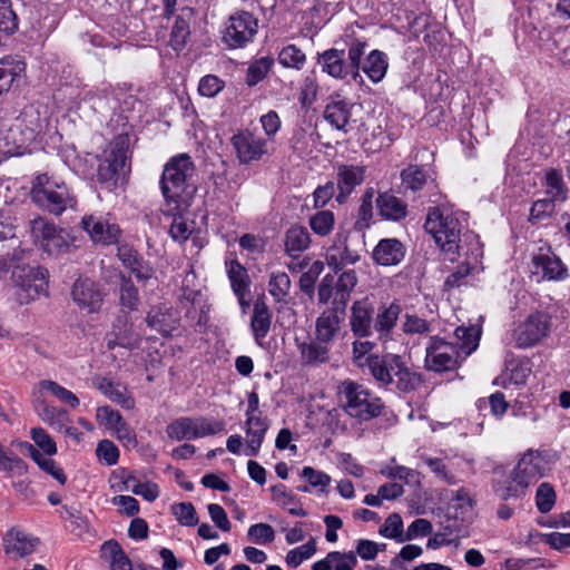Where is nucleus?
Returning a JSON list of instances; mask_svg holds the SVG:
<instances>
[{"mask_svg": "<svg viewBox=\"0 0 570 570\" xmlns=\"http://www.w3.org/2000/svg\"><path fill=\"white\" fill-rule=\"evenodd\" d=\"M454 334L460 342L459 347L438 337L431 338L425 356L429 370L435 372L452 371L459 365L461 353L466 357L479 346L480 328L475 326H459L455 328Z\"/></svg>", "mask_w": 570, "mask_h": 570, "instance_id": "obj_1", "label": "nucleus"}, {"mask_svg": "<svg viewBox=\"0 0 570 570\" xmlns=\"http://www.w3.org/2000/svg\"><path fill=\"white\" fill-rule=\"evenodd\" d=\"M195 164L187 154H180L169 159L165 165L160 185L166 200L189 205L197 187L194 181Z\"/></svg>", "mask_w": 570, "mask_h": 570, "instance_id": "obj_2", "label": "nucleus"}, {"mask_svg": "<svg viewBox=\"0 0 570 570\" xmlns=\"http://www.w3.org/2000/svg\"><path fill=\"white\" fill-rule=\"evenodd\" d=\"M464 214L453 212L446 207L430 209L424 228L431 234L440 248L451 255V259L463 249L461 237L465 229Z\"/></svg>", "mask_w": 570, "mask_h": 570, "instance_id": "obj_3", "label": "nucleus"}, {"mask_svg": "<svg viewBox=\"0 0 570 570\" xmlns=\"http://www.w3.org/2000/svg\"><path fill=\"white\" fill-rule=\"evenodd\" d=\"M371 376L380 387L395 386L403 393L416 390L422 384L419 373L412 371L399 354L385 353L371 358Z\"/></svg>", "mask_w": 570, "mask_h": 570, "instance_id": "obj_4", "label": "nucleus"}, {"mask_svg": "<svg viewBox=\"0 0 570 570\" xmlns=\"http://www.w3.org/2000/svg\"><path fill=\"white\" fill-rule=\"evenodd\" d=\"M347 45V58L344 49L331 48L317 56L321 70L336 80L352 78L354 81H363L361 76V59L367 48V41L353 38Z\"/></svg>", "mask_w": 570, "mask_h": 570, "instance_id": "obj_5", "label": "nucleus"}, {"mask_svg": "<svg viewBox=\"0 0 570 570\" xmlns=\"http://www.w3.org/2000/svg\"><path fill=\"white\" fill-rule=\"evenodd\" d=\"M31 199L39 208L55 216H60L68 209H75L77 205L73 190L63 180L47 174L39 175L35 179Z\"/></svg>", "mask_w": 570, "mask_h": 570, "instance_id": "obj_6", "label": "nucleus"}, {"mask_svg": "<svg viewBox=\"0 0 570 570\" xmlns=\"http://www.w3.org/2000/svg\"><path fill=\"white\" fill-rule=\"evenodd\" d=\"M338 393L345 411L352 417L368 421L382 413V400L360 383L344 381L338 387Z\"/></svg>", "mask_w": 570, "mask_h": 570, "instance_id": "obj_7", "label": "nucleus"}, {"mask_svg": "<svg viewBox=\"0 0 570 570\" xmlns=\"http://www.w3.org/2000/svg\"><path fill=\"white\" fill-rule=\"evenodd\" d=\"M30 235L35 244L49 255H59L68 250L69 235L46 217L37 216L29 222Z\"/></svg>", "mask_w": 570, "mask_h": 570, "instance_id": "obj_8", "label": "nucleus"}, {"mask_svg": "<svg viewBox=\"0 0 570 570\" xmlns=\"http://www.w3.org/2000/svg\"><path fill=\"white\" fill-rule=\"evenodd\" d=\"M258 31V19L248 11L232 14L223 30V41L232 49L244 48L252 42Z\"/></svg>", "mask_w": 570, "mask_h": 570, "instance_id": "obj_9", "label": "nucleus"}, {"mask_svg": "<svg viewBox=\"0 0 570 570\" xmlns=\"http://www.w3.org/2000/svg\"><path fill=\"white\" fill-rule=\"evenodd\" d=\"M224 428L225 424L222 421L205 417H180L167 426V434L176 441L191 440L219 433Z\"/></svg>", "mask_w": 570, "mask_h": 570, "instance_id": "obj_10", "label": "nucleus"}, {"mask_svg": "<svg viewBox=\"0 0 570 570\" xmlns=\"http://www.w3.org/2000/svg\"><path fill=\"white\" fill-rule=\"evenodd\" d=\"M230 142L237 159L244 165L258 161L269 154L268 139L248 129L235 134Z\"/></svg>", "mask_w": 570, "mask_h": 570, "instance_id": "obj_11", "label": "nucleus"}, {"mask_svg": "<svg viewBox=\"0 0 570 570\" xmlns=\"http://www.w3.org/2000/svg\"><path fill=\"white\" fill-rule=\"evenodd\" d=\"M551 328L550 317L546 313L537 312L530 314L512 334L515 345L525 348L538 344L544 338Z\"/></svg>", "mask_w": 570, "mask_h": 570, "instance_id": "obj_12", "label": "nucleus"}, {"mask_svg": "<svg viewBox=\"0 0 570 570\" xmlns=\"http://www.w3.org/2000/svg\"><path fill=\"white\" fill-rule=\"evenodd\" d=\"M374 302L368 297L355 299L348 309V327L357 338H368L373 335Z\"/></svg>", "mask_w": 570, "mask_h": 570, "instance_id": "obj_13", "label": "nucleus"}, {"mask_svg": "<svg viewBox=\"0 0 570 570\" xmlns=\"http://www.w3.org/2000/svg\"><path fill=\"white\" fill-rule=\"evenodd\" d=\"M127 159V150L118 142L111 145L99 159L97 177L98 181L112 189L118 181L120 171L124 169Z\"/></svg>", "mask_w": 570, "mask_h": 570, "instance_id": "obj_14", "label": "nucleus"}, {"mask_svg": "<svg viewBox=\"0 0 570 570\" xmlns=\"http://www.w3.org/2000/svg\"><path fill=\"white\" fill-rule=\"evenodd\" d=\"M24 275H17L13 272V276L21 278V283L18 285L16 296L19 304H29L37 299L41 295H47V271L41 267H29L28 271H23Z\"/></svg>", "mask_w": 570, "mask_h": 570, "instance_id": "obj_15", "label": "nucleus"}, {"mask_svg": "<svg viewBox=\"0 0 570 570\" xmlns=\"http://www.w3.org/2000/svg\"><path fill=\"white\" fill-rule=\"evenodd\" d=\"M552 455L544 451L529 449L518 461L514 469L530 487L550 470Z\"/></svg>", "mask_w": 570, "mask_h": 570, "instance_id": "obj_16", "label": "nucleus"}, {"mask_svg": "<svg viewBox=\"0 0 570 570\" xmlns=\"http://www.w3.org/2000/svg\"><path fill=\"white\" fill-rule=\"evenodd\" d=\"M81 226L88 233L91 240L97 244H115L120 236L119 226L109 215L85 216L81 219Z\"/></svg>", "mask_w": 570, "mask_h": 570, "instance_id": "obj_17", "label": "nucleus"}, {"mask_svg": "<svg viewBox=\"0 0 570 570\" xmlns=\"http://www.w3.org/2000/svg\"><path fill=\"white\" fill-rule=\"evenodd\" d=\"M402 308L401 305L393 301L389 304H382L375 308L373 334H376L379 342L383 347L393 341V333L397 325Z\"/></svg>", "mask_w": 570, "mask_h": 570, "instance_id": "obj_18", "label": "nucleus"}, {"mask_svg": "<svg viewBox=\"0 0 570 570\" xmlns=\"http://www.w3.org/2000/svg\"><path fill=\"white\" fill-rule=\"evenodd\" d=\"M96 421L100 428H104L112 435H116L117 439L126 446L137 445L135 435L131 433V430L128 428L118 411L108 405L98 406L96 411Z\"/></svg>", "mask_w": 570, "mask_h": 570, "instance_id": "obj_19", "label": "nucleus"}, {"mask_svg": "<svg viewBox=\"0 0 570 570\" xmlns=\"http://www.w3.org/2000/svg\"><path fill=\"white\" fill-rule=\"evenodd\" d=\"M533 274L547 281H562L568 269L561 259L550 249L540 248L532 257Z\"/></svg>", "mask_w": 570, "mask_h": 570, "instance_id": "obj_20", "label": "nucleus"}, {"mask_svg": "<svg viewBox=\"0 0 570 570\" xmlns=\"http://www.w3.org/2000/svg\"><path fill=\"white\" fill-rule=\"evenodd\" d=\"M344 314L345 311L333 306L323 311L315 321V338L332 346L341 332Z\"/></svg>", "mask_w": 570, "mask_h": 570, "instance_id": "obj_21", "label": "nucleus"}, {"mask_svg": "<svg viewBox=\"0 0 570 570\" xmlns=\"http://www.w3.org/2000/svg\"><path fill=\"white\" fill-rule=\"evenodd\" d=\"M358 259L360 255L347 245V236L337 233L333 244L326 249L325 261L328 267L338 273L347 265L355 264Z\"/></svg>", "mask_w": 570, "mask_h": 570, "instance_id": "obj_22", "label": "nucleus"}, {"mask_svg": "<svg viewBox=\"0 0 570 570\" xmlns=\"http://www.w3.org/2000/svg\"><path fill=\"white\" fill-rule=\"evenodd\" d=\"M39 539L17 528L9 530L3 538L4 552L13 558H22L32 553Z\"/></svg>", "mask_w": 570, "mask_h": 570, "instance_id": "obj_23", "label": "nucleus"}, {"mask_svg": "<svg viewBox=\"0 0 570 570\" xmlns=\"http://www.w3.org/2000/svg\"><path fill=\"white\" fill-rule=\"evenodd\" d=\"M71 295L80 308L87 309L90 313L97 311L102 302L101 293L97 289L96 284L88 278L77 279Z\"/></svg>", "mask_w": 570, "mask_h": 570, "instance_id": "obj_24", "label": "nucleus"}, {"mask_svg": "<svg viewBox=\"0 0 570 570\" xmlns=\"http://www.w3.org/2000/svg\"><path fill=\"white\" fill-rule=\"evenodd\" d=\"M268 430V422L262 416H249L245 421L246 442L243 454L256 456L259 452L265 434Z\"/></svg>", "mask_w": 570, "mask_h": 570, "instance_id": "obj_25", "label": "nucleus"}, {"mask_svg": "<svg viewBox=\"0 0 570 570\" xmlns=\"http://www.w3.org/2000/svg\"><path fill=\"white\" fill-rule=\"evenodd\" d=\"M353 105L344 99H340L338 96L336 98H332L331 101L326 105L324 109V119L330 122V125L343 132H347L350 130V120L352 116Z\"/></svg>", "mask_w": 570, "mask_h": 570, "instance_id": "obj_26", "label": "nucleus"}, {"mask_svg": "<svg viewBox=\"0 0 570 570\" xmlns=\"http://www.w3.org/2000/svg\"><path fill=\"white\" fill-rule=\"evenodd\" d=\"M364 176L365 168L363 166L340 165L337 167V187L340 190L337 200L340 203L344 202L354 188L363 183Z\"/></svg>", "mask_w": 570, "mask_h": 570, "instance_id": "obj_27", "label": "nucleus"}, {"mask_svg": "<svg viewBox=\"0 0 570 570\" xmlns=\"http://www.w3.org/2000/svg\"><path fill=\"white\" fill-rule=\"evenodd\" d=\"M193 16L194 11L188 7L181 8L179 13L175 16L168 41L175 51H180L185 48L190 36L189 24Z\"/></svg>", "mask_w": 570, "mask_h": 570, "instance_id": "obj_28", "label": "nucleus"}, {"mask_svg": "<svg viewBox=\"0 0 570 570\" xmlns=\"http://www.w3.org/2000/svg\"><path fill=\"white\" fill-rule=\"evenodd\" d=\"M404 256V246L395 238L380 240L373 250V259L382 266L397 265L403 261Z\"/></svg>", "mask_w": 570, "mask_h": 570, "instance_id": "obj_29", "label": "nucleus"}, {"mask_svg": "<svg viewBox=\"0 0 570 570\" xmlns=\"http://www.w3.org/2000/svg\"><path fill=\"white\" fill-rule=\"evenodd\" d=\"M528 488L529 485L515 469L504 479L498 480L493 484L494 493L504 501L512 498H522L525 495Z\"/></svg>", "mask_w": 570, "mask_h": 570, "instance_id": "obj_30", "label": "nucleus"}, {"mask_svg": "<svg viewBox=\"0 0 570 570\" xmlns=\"http://www.w3.org/2000/svg\"><path fill=\"white\" fill-rule=\"evenodd\" d=\"M100 557L110 570H132L129 557L116 540H108L101 544Z\"/></svg>", "mask_w": 570, "mask_h": 570, "instance_id": "obj_31", "label": "nucleus"}, {"mask_svg": "<svg viewBox=\"0 0 570 570\" xmlns=\"http://www.w3.org/2000/svg\"><path fill=\"white\" fill-rule=\"evenodd\" d=\"M357 285V275L354 269L343 271L336 283L333 285L335 288V298L332 302V306L338 309H346L350 302L351 294Z\"/></svg>", "mask_w": 570, "mask_h": 570, "instance_id": "obj_32", "label": "nucleus"}, {"mask_svg": "<svg viewBox=\"0 0 570 570\" xmlns=\"http://www.w3.org/2000/svg\"><path fill=\"white\" fill-rule=\"evenodd\" d=\"M272 324V314L263 299H256L254 303L250 328L257 344L267 336Z\"/></svg>", "mask_w": 570, "mask_h": 570, "instance_id": "obj_33", "label": "nucleus"}, {"mask_svg": "<svg viewBox=\"0 0 570 570\" xmlns=\"http://www.w3.org/2000/svg\"><path fill=\"white\" fill-rule=\"evenodd\" d=\"M95 386L111 402L119 404L124 409L134 407L135 402L124 385L102 377L95 381Z\"/></svg>", "mask_w": 570, "mask_h": 570, "instance_id": "obj_34", "label": "nucleus"}, {"mask_svg": "<svg viewBox=\"0 0 570 570\" xmlns=\"http://www.w3.org/2000/svg\"><path fill=\"white\" fill-rule=\"evenodd\" d=\"M33 407L38 416L55 431H59L70 419L63 409L47 404L40 397L35 399Z\"/></svg>", "mask_w": 570, "mask_h": 570, "instance_id": "obj_35", "label": "nucleus"}, {"mask_svg": "<svg viewBox=\"0 0 570 570\" xmlns=\"http://www.w3.org/2000/svg\"><path fill=\"white\" fill-rule=\"evenodd\" d=\"M389 68L387 57L383 51L377 49L372 50L363 63H361V69L368 77V79L377 83L383 80L386 75Z\"/></svg>", "mask_w": 570, "mask_h": 570, "instance_id": "obj_36", "label": "nucleus"}, {"mask_svg": "<svg viewBox=\"0 0 570 570\" xmlns=\"http://www.w3.org/2000/svg\"><path fill=\"white\" fill-rule=\"evenodd\" d=\"M9 219L10 217H4L3 212L0 213V243L7 242V244L2 246V248L7 250L1 255L4 263L20 258L16 253L20 242L16 237L14 226Z\"/></svg>", "mask_w": 570, "mask_h": 570, "instance_id": "obj_37", "label": "nucleus"}, {"mask_svg": "<svg viewBox=\"0 0 570 570\" xmlns=\"http://www.w3.org/2000/svg\"><path fill=\"white\" fill-rule=\"evenodd\" d=\"M376 207L380 215L390 220H400L406 215V205L396 196L384 193L376 199Z\"/></svg>", "mask_w": 570, "mask_h": 570, "instance_id": "obj_38", "label": "nucleus"}, {"mask_svg": "<svg viewBox=\"0 0 570 570\" xmlns=\"http://www.w3.org/2000/svg\"><path fill=\"white\" fill-rule=\"evenodd\" d=\"M298 348L301 358L305 364H322L330 360L331 345L317 338L302 343Z\"/></svg>", "mask_w": 570, "mask_h": 570, "instance_id": "obj_39", "label": "nucleus"}, {"mask_svg": "<svg viewBox=\"0 0 570 570\" xmlns=\"http://www.w3.org/2000/svg\"><path fill=\"white\" fill-rule=\"evenodd\" d=\"M309 244V233L303 226H292L285 234V249L293 257L307 249Z\"/></svg>", "mask_w": 570, "mask_h": 570, "instance_id": "obj_40", "label": "nucleus"}, {"mask_svg": "<svg viewBox=\"0 0 570 570\" xmlns=\"http://www.w3.org/2000/svg\"><path fill=\"white\" fill-rule=\"evenodd\" d=\"M24 72V63L14 60L0 61V96L7 94L14 81H17Z\"/></svg>", "mask_w": 570, "mask_h": 570, "instance_id": "obj_41", "label": "nucleus"}, {"mask_svg": "<svg viewBox=\"0 0 570 570\" xmlns=\"http://www.w3.org/2000/svg\"><path fill=\"white\" fill-rule=\"evenodd\" d=\"M420 460L424 465H426L430 471L435 475V478L449 485L455 484L456 479L455 475L449 471L444 459L431 456L426 453H422L419 455Z\"/></svg>", "mask_w": 570, "mask_h": 570, "instance_id": "obj_42", "label": "nucleus"}, {"mask_svg": "<svg viewBox=\"0 0 570 570\" xmlns=\"http://www.w3.org/2000/svg\"><path fill=\"white\" fill-rule=\"evenodd\" d=\"M39 392H49L51 395H53L57 400L60 402L68 404L70 407L76 409L79 406V399L78 396L71 392L70 390L59 385L57 382L51 380H43L40 381L38 384Z\"/></svg>", "mask_w": 570, "mask_h": 570, "instance_id": "obj_43", "label": "nucleus"}, {"mask_svg": "<svg viewBox=\"0 0 570 570\" xmlns=\"http://www.w3.org/2000/svg\"><path fill=\"white\" fill-rule=\"evenodd\" d=\"M375 343L357 338L352 342V362L357 367H367L370 370L371 358H373L376 354H371L374 350Z\"/></svg>", "mask_w": 570, "mask_h": 570, "instance_id": "obj_44", "label": "nucleus"}, {"mask_svg": "<svg viewBox=\"0 0 570 570\" xmlns=\"http://www.w3.org/2000/svg\"><path fill=\"white\" fill-rule=\"evenodd\" d=\"M227 273L232 288L243 304V298L248 287L246 271L238 262L232 261L227 266Z\"/></svg>", "mask_w": 570, "mask_h": 570, "instance_id": "obj_45", "label": "nucleus"}, {"mask_svg": "<svg viewBox=\"0 0 570 570\" xmlns=\"http://www.w3.org/2000/svg\"><path fill=\"white\" fill-rule=\"evenodd\" d=\"M291 279L285 272H274L268 282V292L276 302H285L289 294Z\"/></svg>", "mask_w": 570, "mask_h": 570, "instance_id": "obj_46", "label": "nucleus"}, {"mask_svg": "<svg viewBox=\"0 0 570 570\" xmlns=\"http://www.w3.org/2000/svg\"><path fill=\"white\" fill-rule=\"evenodd\" d=\"M309 227L317 236L325 237L332 233L335 216L331 210H320L309 217Z\"/></svg>", "mask_w": 570, "mask_h": 570, "instance_id": "obj_47", "label": "nucleus"}, {"mask_svg": "<svg viewBox=\"0 0 570 570\" xmlns=\"http://www.w3.org/2000/svg\"><path fill=\"white\" fill-rule=\"evenodd\" d=\"M278 62L285 68L301 70L306 62V56L295 45H288L279 51Z\"/></svg>", "mask_w": 570, "mask_h": 570, "instance_id": "obj_48", "label": "nucleus"}, {"mask_svg": "<svg viewBox=\"0 0 570 570\" xmlns=\"http://www.w3.org/2000/svg\"><path fill=\"white\" fill-rule=\"evenodd\" d=\"M402 331L406 335H426L431 332V323L416 314L405 313L402 321Z\"/></svg>", "mask_w": 570, "mask_h": 570, "instance_id": "obj_49", "label": "nucleus"}, {"mask_svg": "<svg viewBox=\"0 0 570 570\" xmlns=\"http://www.w3.org/2000/svg\"><path fill=\"white\" fill-rule=\"evenodd\" d=\"M401 178L405 188L416 191L426 184L428 175L419 166L411 165L402 170Z\"/></svg>", "mask_w": 570, "mask_h": 570, "instance_id": "obj_50", "label": "nucleus"}, {"mask_svg": "<svg viewBox=\"0 0 570 570\" xmlns=\"http://www.w3.org/2000/svg\"><path fill=\"white\" fill-rule=\"evenodd\" d=\"M548 194L554 202H563L567 198V188L563 184L562 174L557 169H549L546 174Z\"/></svg>", "mask_w": 570, "mask_h": 570, "instance_id": "obj_51", "label": "nucleus"}, {"mask_svg": "<svg viewBox=\"0 0 570 570\" xmlns=\"http://www.w3.org/2000/svg\"><path fill=\"white\" fill-rule=\"evenodd\" d=\"M170 510L177 522L184 527H194L198 523L196 509L190 502L174 503Z\"/></svg>", "mask_w": 570, "mask_h": 570, "instance_id": "obj_52", "label": "nucleus"}, {"mask_svg": "<svg viewBox=\"0 0 570 570\" xmlns=\"http://www.w3.org/2000/svg\"><path fill=\"white\" fill-rule=\"evenodd\" d=\"M148 326L159 332L164 336L170 334L174 330V317L169 311L166 312H149L146 318Z\"/></svg>", "mask_w": 570, "mask_h": 570, "instance_id": "obj_53", "label": "nucleus"}, {"mask_svg": "<svg viewBox=\"0 0 570 570\" xmlns=\"http://www.w3.org/2000/svg\"><path fill=\"white\" fill-rule=\"evenodd\" d=\"M273 62L274 60L269 57H263L253 62L247 69L246 83L255 86L262 81L267 76Z\"/></svg>", "mask_w": 570, "mask_h": 570, "instance_id": "obj_54", "label": "nucleus"}, {"mask_svg": "<svg viewBox=\"0 0 570 570\" xmlns=\"http://www.w3.org/2000/svg\"><path fill=\"white\" fill-rule=\"evenodd\" d=\"M18 29V17L11 0H0V32L12 33Z\"/></svg>", "mask_w": 570, "mask_h": 570, "instance_id": "obj_55", "label": "nucleus"}, {"mask_svg": "<svg viewBox=\"0 0 570 570\" xmlns=\"http://www.w3.org/2000/svg\"><path fill=\"white\" fill-rule=\"evenodd\" d=\"M316 552V540L312 538L305 544L292 549L286 554V563L293 568L298 567L304 560L309 559Z\"/></svg>", "mask_w": 570, "mask_h": 570, "instance_id": "obj_56", "label": "nucleus"}, {"mask_svg": "<svg viewBox=\"0 0 570 570\" xmlns=\"http://www.w3.org/2000/svg\"><path fill=\"white\" fill-rule=\"evenodd\" d=\"M556 492L550 483H541L535 493V505L541 513H548L556 504Z\"/></svg>", "mask_w": 570, "mask_h": 570, "instance_id": "obj_57", "label": "nucleus"}, {"mask_svg": "<svg viewBox=\"0 0 570 570\" xmlns=\"http://www.w3.org/2000/svg\"><path fill=\"white\" fill-rule=\"evenodd\" d=\"M120 302L129 311H138L140 304L139 292L130 279H122L121 282Z\"/></svg>", "mask_w": 570, "mask_h": 570, "instance_id": "obj_58", "label": "nucleus"}, {"mask_svg": "<svg viewBox=\"0 0 570 570\" xmlns=\"http://www.w3.org/2000/svg\"><path fill=\"white\" fill-rule=\"evenodd\" d=\"M247 538L256 544L271 543L275 539V531L267 523H256L248 528Z\"/></svg>", "mask_w": 570, "mask_h": 570, "instance_id": "obj_59", "label": "nucleus"}, {"mask_svg": "<svg viewBox=\"0 0 570 570\" xmlns=\"http://www.w3.org/2000/svg\"><path fill=\"white\" fill-rule=\"evenodd\" d=\"M301 475L308 482L309 487L317 488L321 492H325L331 483V476L327 473L312 466H304Z\"/></svg>", "mask_w": 570, "mask_h": 570, "instance_id": "obj_60", "label": "nucleus"}, {"mask_svg": "<svg viewBox=\"0 0 570 570\" xmlns=\"http://www.w3.org/2000/svg\"><path fill=\"white\" fill-rule=\"evenodd\" d=\"M30 435L36 445L48 456L57 453V445L53 439L42 428H33Z\"/></svg>", "mask_w": 570, "mask_h": 570, "instance_id": "obj_61", "label": "nucleus"}, {"mask_svg": "<svg viewBox=\"0 0 570 570\" xmlns=\"http://www.w3.org/2000/svg\"><path fill=\"white\" fill-rule=\"evenodd\" d=\"M328 560H333V570H354L358 563L354 551H332L328 553Z\"/></svg>", "mask_w": 570, "mask_h": 570, "instance_id": "obj_62", "label": "nucleus"}, {"mask_svg": "<svg viewBox=\"0 0 570 570\" xmlns=\"http://www.w3.org/2000/svg\"><path fill=\"white\" fill-rule=\"evenodd\" d=\"M402 528L403 521L401 517L396 513L390 514L383 527L380 529V533L386 538L399 539V541H404L405 538L402 537Z\"/></svg>", "mask_w": 570, "mask_h": 570, "instance_id": "obj_63", "label": "nucleus"}, {"mask_svg": "<svg viewBox=\"0 0 570 570\" xmlns=\"http://www.w3.org/2000/svg\"><path fill=\"white\" fill-rule=\"evenodd\" d=\"M224 88V81L217 76H204L198 85V91L202 96L213 98Z\"/></svg>", "mask_w": 570, "mask_h": 570, "instance_id": "obj_64", "label": "nucleus"}]
</instances>
